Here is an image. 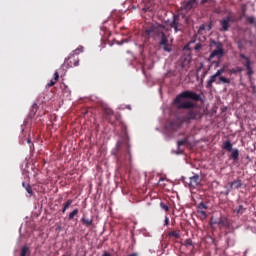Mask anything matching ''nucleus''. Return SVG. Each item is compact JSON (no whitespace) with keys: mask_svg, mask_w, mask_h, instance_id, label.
<instances>
[{"mask_svg":"<svg viewBox=\"0 0 256 256\" xmlns=\"http://www.w3.org/2000/svg\"><path fill=\"white\" fill-rule=\"evenodd\" d=\"M183 99H191L192 101H201V96L193 91H183L174 99V105H177L178 109H193L195 103L191 101H184Z\"/></svg>","mask_w":256,"mask_h":256,"instance_id":"f257e3e1","label":"nucleus"},{"mask_svg":"<svg viewBox=\"0 0 256 256\" xmlns=\"http://www.w3.org/2000/svg\"><path fill=\"white\" fill-rule=\"evenodd\" d=\"M224 73H225V67H222L219 70H217V72L214 75L210 76L206 84V89H213V83H216V85H221V83L230 85L231 80L229 78L221 76Z\"/></svg>","mask_w":256,"mask_h":256,"instance_id":"f03ea898","label":"nucleus"},{"mask_svg":"<svg viewBox=\"0 0 256 256\" xmlns=\"http://www.w3.org/2000/svg\"><path fill=\"white\" fill-rule=\"evenodd\" d=\"M164 31L165 26H163V24H153L145 30V33L146 37H151L154 41H157V39L165 33Z\"/></svg>","mask_w":256,"mask_h":256,"instance_id":"7ed1b4c3","label":"nucleus"},{"mask_svg":"<svg viewBox=\"0 0 256 256\" xmlns=\"http://www.w3.org/2000/svg\"><path fill=\"white\" fill-rule=\"evenodd\" d=\"M203 118V113L201 112V108H189L187 114L182 118L184 123H190L191 121H199V119Z\"/></svg>","mask_w":256,"mask_h":256,"instance_id":"20e7f679","label":"nucleus"},{"mask_svg":"<svg viewBox=\"0 0 256 256\" xmlns=\"http://www.w3.org/2000/svg\"><path fill=\"white\" fill-rule=\"evenodd\" d=\"M79 53H83L82 46L74 50V54L65 59L64 65L67 67V69H70L71 67H79V57L76 56L79 55Z\"/></svg>","mask_w":256,"mask_h":256,"instance_id":"39448f33","label":"nucleus"},{"mask_svg":"<svg viewBox=\"0 0 256 256\" xmlns=\"http://www.w3.org/2000/svg\"><path fill=\"white\" fill-rule=\"evenodd\" d=\"M240 59H243L244 62H242V65H244L246 69V75L251 79L253 75L255 74V71L253 70V61H251V57L246 56L243 53L239 54Z\"/></svg>","mask_w":256,"mask_h":256,"instance_id":"423d86ee","label":"nucleus"},{"mask_svg":"<svg viewBox=\"0 0 256 256\" xmlns=\"http://www.w3.org/2000/svg\"><path fill=\"white\" fill-rule=\"evenodd\" d=\"M199 3L197 0H184L181 3V11H185L186 13H189V11H193L194 9H197V6Z\"/></svg>","mask_w":256,"mask_h":256,"instance_id":"0eeeda50","label":"nucleus"},{"mask_svg":"<svg viewBox=\"0 0 256 256\" xmlns=\"http://www.w3.org/2000/svg\"><path fill=\"white\" fill-rule=\"evenodd\" d=\"M121 145H123V143L121 141H118L116 144V149L114 152H112V155L116 157L118 165H120V167H123V165H125V162L127 161V158L123 157L122 155H119Z\"/></svg>","mask_w":256,"mask_h":256,"instance_id":"6e6552de","label":"nucleus"},{"mask_svg":"<svg viewBox=\"0 0 256 256\" xmlns=\"http://www.w3.org/2000/svg\"><path fill=\"white\" fill-rule=\"evenodd\" d=\"M234 22H235V16L229 14L228 16H226L220 21V25L222 27L220 31H229V27H231V24L229 23H234Z\"/></svg>","mask_w":256,"mask_h":256,"instance_id":"1a4fd4ad","label":"nucleus"},{"mask_svg":"<svg viewBox=\"0 0 256 256\" xmlns=\"http://www.w3.org/2000/svg\"><path fill=\"white\" fill-rule=\"evenodd\" d=\"M159 39V45L163 47V51H166V53H171L173 51V48L171 47V44H169V38H167L165 32L159 37Z\"/></svg>","mask_w":256,"mask_h":256,"instance_id":"9d476101","label":"nucleus"},{"mask_svg":"<svg viewBox=\"0 0 256 256\" xmlns=\"http://www.w3.org/2000/svg\"><path fill=\"white\" fill-rule=\"evenodd\" d=\"M189 187L195 189L198 185H201V176L199 174H195L189 178L188 182Z\"/></svg>","mask_w":256,"mask_h":256,"instance_id":"9b49d317","label":"nucleus"},{"mask_svg":"<svg viewBox=\"0 0 256 256\" xmlns=\"http://www.w3.org/2000/svg\"><path fill=\"white\" fill-rule=\"evenodd\" d=\"M223 55H225V50H213L208 58V61H213L215 57H217V59H221Z\"/></svg>","mask_w":256,"mask_h":256,"instance_id":"f8f14e48","label":"nucleus"},{"mask_svg":"<svg viewBox=\"0 0 256 256\" xmlns=\"http://www.w3.org/2000/svg\"><path fill=\"white\" fill-rule=\"evenodd\" d=\"M170 27H181V16L179 14L173 15V20L170 23Z\"/></svg>","mask_w":256,"mask_h":256,"instance_id":"ddd939ff","label":"nucleus"},{"mask_svg":"<svg viewBox=\"0 0 256 256\" xmlns=\"http://www.w3.org/2000/svg\"><path fill=\"white\" fill-rule=\"evenodd\" d=\"M81 222L83 225H85V227H91V225H93V216L88 218L87 214H83Z\"/></svg>","mask_w":256,"mask_h":256,"instance_id":"4468645a","label":"nucleus"},{"mask_svg":"<svg viewBox=\"0 0 256 256\" xmlns=\"http://www.w3.org/2000/svg\"><path fill=\"white\" fill-rule=\"evenodd\" d=\"M241 187H243L241 179H236L230 183V189H241Z\"/></svg>","mask_w":256,"mask_h":256,"instance_id":"2eb2a0df","label":"nucleus"},{"mask_svg":"<svg viewBox=\"0 0 256 256\" xmlns=\"http://www.w3.org/2000/svg\"><path fill=\"white\" fill-rule=\"evenodd\" d=\"M215 47V49H214V51H219V50H221V51H225L224 49H223V43H221V42H217V41H215V40H212L211 42H210V47Z\"/></svg>","mask_w":256,"mask_h":256,"instance_id":"dca6fc26","label":"nucleus"},{"mask_svg":"<svg viewBox=\"0 0 256 256\" xmlns=\"http://www.w3.org/2000/svg\"><path fill=\"white\" fill-rule=\"evenodd\" d=\"M58 81H59V72H55V73H54V79L51 80V81L47 84V87H53Z\"/></svg>","mask_w":256,"mask_h":256,"instance_id":"f3484780","label":"nucleus"},{"mask_svg":"<svg viewBox=\"0 0 256 256\" xmlns=\"http://www.w3.org/2000/svg\"><path fill=\"white\" fill-rule=\"evenodd\" d=\"M222 149L225 151L231 152L233 150V144L230 141H226L222 145Z\"/></svg>","mask_w":256,"mask_h":256,"instance_id":"a211bd4d","label":"nucleus"},{"mask_svg":"<svg viewBox=\"0 0 256 256\" xmlns=\"http://www.w3.org/2000/svg\"><path fill=\"white\" fill-rule=\"evenodd\" d=\"M71 205H73V199H68L64 204H63V208H62V213H65V211H67Z\"/></svg>","mask_w":256,"mask_h":256,"instance_id":"6ab92c4d","label":"nucleus"},{"mask_svg":"<svg viewBox=\"0 0 256 256\" xmlns=\"http://www.w3.org/2000/svg\"><path fill=\"white\" fill-rule=\"evenodd\" d=\"M168 237H173L174 239H179L181 237V231L175 230L168 232Z\"/></svg>","mask_w":256,"mask_h":256,"instance_id":"aec40b11","label":"nucleus"},{"mask_svg":"<svg viewBox=\"0 0 256 256\" xmlns=\"http://www.w3.org/2000/svg\"><path fill=\"white\" fill-rule=\"evenodd\" d=\"M246 209L243 207V205H239L237 208L234 209V213L236 215H243L245 213Z\"/></svg>","mask_w":256,"mask_h":256,"instance_id":"412c9836","label":"nucleus"},{"mask_svg":"<svg viewBox=\"0 0 256 256\" xmlns=\"http://www.w3.org/2000/svg\"><path fill=\"white\" fill-rule=\"evenodd\" d=\"M231 159H233V161H237L239 159V150L237 148L232 149V153H231Z\"/></svg>","mask_w":256,"mask_h":256,"instance_id":"4be33fe9","label":"nucleus"},{"mask_svg":"<svg viewBox=\"0 0 256 256\" xmlns=\"http://www.w3.org/2000/svg\"><path fill=\"white\" fill-rule=\"evenodd\" d=\"M28 255H31V250H29V247L23 246L21 248L20 256H28Z\"/></svg>","mask_w":256,"mask_h":256,"instance_id":"5701e85b","label":"nucleus"},{"mask_svg":"<svg viewBox=\"0 0 256 256\" xmlns=\"http://www.w3.org/2000/svg\"><path fill=\"white\" fill-rule=\"evenodd\" d=\"M243 71V68L237 66L236 68H232L228 71L230 75H237V73H241Z\"/></svg>","mask_w":256,"mask_h":256,"instance_id":"b1692460","label":"nucleus"},{"mask_svg":"<svg viewBox=\"0 0 256 256\" xmlns=\"http://www.w3.org/2000/svg\"><path fill=\"white\" fill-rule=\"evenodd\" d=\"M214 223L219 225V227H227V218L221 217L218 222H214Z\"/></svg>","mask_w":256,"mask_h":256,"instance_id":"393cba45","label":"nucleus"},{"mask_svg":"<svg viewBox=\"0 0 256 256\" xmlns=\"http://www.w3.org/2000/svg\"><path fill=\"white\" fill-rule=\"evenodd\" d=\"M79 215V209H74L68 216L69 221H73L75 219V216Z\"/></svg>","mask_w":256,"mask_h":256,"instance_id":"a878e982","label":"nucleus"},{"mask_svg":"<svg viewBox=\"0 0 256 256\" xmlns=\"http://www.w3.org/2000/svg\"><path fill=\"white\" fill-rule=\"evenodd\" d=\"M197 214H198V217H200V219L202 220L207 219V212L203 210H197Z\"/></svg>","mask_w":256,"mask_h":256,"instance_id":"bb28decb","label":"nucleus"},{"mask_svg":"<svg viewBox=\"0 0 256 256\" xmlns=\"http://www.w3.org/2000/svg\"><path fill=\"white\" fill-rule=\"evenodd\" d=\"M237 47L240 51H243V49H245V41L243 40H238L237 41Z\"/></svg>","mask_w":256,"mask_h":256,"instance_id":"cd10ccee","label":"nucleus"},{"mask_svg":"<svg viewBox=\"0 0 256 256\" xmlns=\"http://www.w3.org/2000/svg\"><path fill=\"white\" fill-rule=\"evenodd\" d=\"M203 209H208V206L207 204L203 203V202H200L198 205H197V211H203Z\"/></svg>","mask_w":256,"mask_h":256,"instance_id":"c85d7f7f","label":"nucleus"},{"mask_svg":"<svg viewBox=\"0 0 256 256\" xmlns=\"http://www.w3.org/2000/svg\"><path fill=\"white\" fill-rule=\"evenodd\" d=\"M25 190L27 191V193H29V195H33V188H31V185H26Z\"/></svg>","mask_w":256,"mask_h":256,"instance_id":"c756f323","label":"nucleus"},{"mask_svg":"<svg viewBox=\"0 0 256 256\" xmlns=\"http://www.w3.org/2000/svg\"><path fill=\"white\" fill-rule=\"evenodd\" d=\"M160 207H161V209H163L164 211H169V206H167L165 203H163V202H161L160 203Z\"/></svg>","mask_w":256,"mask_h":256,"instance_id":"7c9ffc66","label":"nucleus"},{"mask_svg":"<svg viewBox=\"0 0 256 256\" xmlns=\"http://www.w3.org/2000/svg\"><path fill=\"white\" fill-rule=\"evenodd\" d=\"M246 19H247L248 23H250V25H253V23H255V17H253V16L247 17Z\"/></svg>","mask_w":256,"mask_h":256,"instance_id":"2f4dec72","label":"nucleus"},{"mask_svg":"<svg viewBox=\"0 0 256 256\" xmlns=\"http://www.w3.org/2000/svg\"><path fill=\"white\" fill-rule=\"evenodd\" d=\"M203 45H201V43H197L194 47L195 51H201Z\"/></svg>","mask_w":256,"mask_h":256,"instance_id":"473e14b6","label":"nucleus"},{"mask_svg":"<svg viewBox=\"0 0 256 256\" xmlns=\"http://www.w3.org/2000/svg\"><path fill=\"white\" fill-rule=\"evenodd\" d=\"M185 143H187V140H179L178 143H177L178 148L183 147V145H185Z\"/></svg>","mask_w":256,"mask_h":256,"instance_id":"72a5a7b5","label":"nucleus"},{"mask_svg":"<svg viewBox=\"0 0 256 256\" xmlns=\"http://www.w3.org/2000/svg\"><path fill=\"white\" fill-rule=\"evenodd\" d=\"M185 245H186L187 247L193 245V240H191V239H186V240H185Z\"/></svg>","mask_w":256,"mask_h":256,"instance_id":"f704fd0d","label":"nucleus"},{"mask_svg":"<svg viewBox=\"0 0 256 256\" xmlns=\"http://www.w3.org/2000/svg\"><path fill=\"white\" fill-rule=\"evenodd\" d=\"M172 29H174L175 33H179V31H181V26H170Z\"/></svg>","mask_w":256,"mask_h":256,"instance_id":"c9c22d12","label":"nucleus"},{"mask_svg":"<svg viewBox=\"0 0 256 256\" xmlns=\"http://www.w3.org/2000/svg\"><path fill=\"white\" fill-rule=\"evenodd\" d=\"M127 155L129 157V163H131V151L129 149L127 150Z\"/></svg>","mask_w":256,"mask_h":256,"instance_id":"e433bc0d","label":"nucleus"},{"mask_svg":"<svg viewBox=\"0 0 256 256\" xmlns=\"http://www.w3.org/2000/svg\"><path fill=\"white\" fill-rule=\"evenodd\" d=\"M165 225H169V217H165V221H164Z\"/></svg>","mask_w":256,"mask_h":256,"instance_id":"4c0bfd02","label":"nucleus"},{"mask_svg":"<svg viewBox=\"0 0 256 256\" xmlns=\"http://www.w3.org/2000/svg\"><path fill=\"white\" fill-rule=\"evenodd\" d=\"M32 111H37V104H34L33 106H32Z\"/></svg>","mask_w":256,"mask_h":256,"instance_id":"58836bf2","label":"nucleus"},{"mask_svg":"<svg viewBox=\"0 0 256 256\" xmlns=\"http://www.w3.org/2000/svg\"><path fill=\"white\" fill-rule=\"evenodd\" d=\"M200 31H205V24H202V25L200 26Z\"/></svg>","mask_w":256,"mask_h":256,"instance_id":"ea45409f","label":"nucleus"},{"mask_svg":"<svg viewBox=\"0 0 256 256\" xmlns=\"http://www.w3.org/2000/svg\"><path fill=\"white\" fill-rule=\"evenodd\" d=\"M27 185H29V184H27L25 182L22 183V187H24V189H27Z\"/></svg>","mask_w":256,"mask_h":256,"instance_id":"a19ab883","label":"nucleus"},{"mask_svg":"<svg viewBox=\"0 0 256 256\" xmlns=\"http://www.w3.org/2000/svg\"><path fill=\"white\" fill-rule=\"evenodd\" d=\"M102 256H111V253H109V252H104Z\"/></svg>","mask_w":256,"mask_h":256,"instance_id":"79ce46f5","label":"nucleus"},{"mask_svg":"<svg viewBox=\"0 0 256 256\" xmlns=\"http://www.w3.org/2000/svg\"><path fill=\"white\" fill-rule=\"evenodd\" d=\"M209 0H201V4L205 5V3H207Z\"/></svg>","mask_w":256,"mask_h":256,"instance_id":"37998d69","label":"nucleus"},{"mask_svg":"<svg viewBox=\"0 0 256 256\" xmlns=\"http://www.w3.org/2000/svg\"><path fill=\"white\" fill-rule=\"evenodd\" d=\"M229 193H231V189L227 190L225 195H229Z\"/></svg>","mask_w":256,"mask_h":256,"instance_id":"c03bdc74","label":"nucleus"},{"mask_svg":"<svg viewBox=\"0 0 256 256\" xmlns=\"http://www.w3.org/2000/svg\"><path fill=\"white\" fill-rule=\"evenodd\" d=\"M181 67H182V69L185 67V62L181 63Z\"/></svg>","mask_w":256,"mask_h":256,"instance_id":"a18cd8bd","label":"nucleus"},{"mask_svg":"<svg viewBox=\"0 0 256 256\" xmlns=\"http://www.w3.org/2000/svg\"><path fill=\"white\" fill-rule=\"evenodd\" d=\"M111 113H113L111 110H108L107 114L111 115Z\"/></svg>","mask_w":256,"mask_h":256,"instance_id":"49530a36","label":"nucleus"},{"mask_svg":"<svg viewBox=\"0 0 256 256\" xmlns=\"http://www.w3.org/2000/svg\"><path fill=\"white\" fill-rule=\"evenodd\" d=\"M219 64H220V62L218 61V62H216V67H219Z\"/></svg>","mask_w":256,"mask_h":256,"instance_id":"de8ad7c7","label":"nucleus"},{"mask_svg":"<svg viewBox=\"0 0 256 256\" xmlns=\"http://www.w3.org/2000/svg\"><path fill=\"white\" fill-rule=\"evenodd\" d=\"M28 143H31V140L28 139Z\"/></svg>","mask_w":256,"mask_h":256,"instance_id":"09e8293b","label":"nucleus"}]
</instances>
